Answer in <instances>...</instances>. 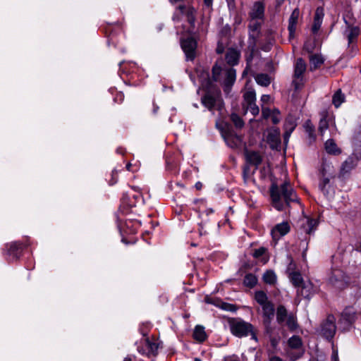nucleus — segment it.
Returning <instances> with one entry per match:
<instances>
[{"instance_id": "nucleus-55", "label": "nucleus", "mask_w": 361, "mask_h": 361, "mask_svg": "<svg viewBox=\"0 0 361 361\" xmlns=\"http://www.w3.org/2000/svg\"><path fill=\"white\" fill-rule=\"evenodd\" d=\"M213 0H204V4L207 7H211L212 6Z\"/></svg>"}, {"instance_id": "nucleus-36", "label": "nucleus", "mask_w": 361, "mask_h": 361, "mask_svg": "<svg viewBox=\"0 0 361 361\" xmlns=\"http://www.w3.org/2000/svg\"><path fill=\"white\" fill-rule=\"evenodd\" d=\"M304 128L308 135L310 142L315 141L316 135L314 134V127L310 121H307L304 124Z\"/></svg>"}, {"instance_id": "nucleus-11", "label": "nucleus", "mask_w": 361, "mask_h": 361, "mask_svg": "<svg viewBox=\"0 0 361 361\" xmlns=\"http://www.w3.org/2000/svg\"><path fill=\"white\" fill-rule=\"evenodd\" d=\"M318 224L317 219L305 217L300 221L299 231L301 234L310 235L316 230Z\"/></svg>"}, {"instance_id": "nucleus-5", "label": "nucleus", "mask_w": 361, "mask_h": 361, "mask_svg": "<svg viewBox=\"0 0 361 361\" xmlns=\"http://www.w3.org/2000/svg\"><path fill=\"white\" fill-rule=\"evenodd\" d=\"M262 324L264 328V332L270 338L272 336L274 327L271 325L274 317V307L271 302L262 305Z\"/></svg>"}, {"instance_id": "nucleus-60", "label": "nucleus", "mask_w": 361, "mask_h": 361, "mask_svg": "<svg viewBox=\"0 0 361 361\" xmlns=\"http://www.w3.org/2000/svg\"><path fill=\"white\" fill-rule=\"evenodd\" d=\"M173 20H176V21H180V18H179L178 16H176V15L175 14V15L173 16Z\"/></svg>"}, {"instance_id": "nucleus-14", "label": "nucleus", "mask_w": 361, "mask_h": 361, "mask_svg": "<svg viewBox=\"0 0 361 361\" xmlns=\"http://www.w3.org/2000/svg\"><path fill=\"white\" fill-rule=\"evenodd\" d=\"M245 159L246 164L257 168L262 161V156L258 152L253 150H245Z\"/></svg>"}, {"instance_id": "nucleus-50", "label": "nucleus", "mask_w": 361, "mask_h": 361, "mask_svg": "<svg viewBox=\"0 0 361 361\" xmlns=\"http://www.w3.org/2000/svg\"><path fill=\"white\" fill-rule=\"evenodd\" d=\"M221 308L224 310L230 312H234L236 310L235 305L226 302L222 303Z\"/></svg>"}, {"instance_id": "nucleus-7", "label": "nucleus", "mask_w": 361, "mask_h": 361, "mask_svg": "<svg viewBox=\"0 0 361 361\" xmlns=\"http://www.w3.org/2000/svg\"><path fill=\"white\" fill-rule=\"evenodd\" d=\"M159 348V343L157 341L145 338L140 341L137 350L142 355L151 357L157 355Z\"/></svg>"}, {"instance_id": "nucleus-38", "label": "nucleus", "mask_w": 361, "mask_h": 361, "mask_svg": "<svg viewBox=\"0 0 361 361\" xmlns=\"http://www.w3.org/2000/svg\"><path fill=\"white\" fill-rule=\"evenodd\" d=\"M255 298L261 306L270 302L267 294L262 290H258L255 294Z\"/></svg>"}, {"instance_id": "nucleus-39", "label": "nucleus", "mask_w": 361, "mask_h": 361, "mask_svg": "<svg viewBox=\"0 0 361 361\" xmlns=\"http://www.w3.org/2000/svg\"><path fill=\"white\" fill-rule=\"evenodd\" d=\"M288 343L290 348L293 349H299L302 347V340L300 336H293L290 337L288 341Z\"/></svg>"}, {"instance_id": "nucleus-16", "label": "nucleus", "mask_w": 361, "mask_h": 361, "mask_svg": "<svg viewBox=\"0 0 361 361\" xmlns=\"http://www.w3.org/2000/svg\"><path fill=\"white\" fill-rule=\"evenodd\" d=\"M250 18L254 20H262L264 16V5L261 1L255 2L250 11Z\"/></svg>"}, {"instance_id": "nucleus-33", "label": "nucleus", "mask_w": 361, "mask_h": 361, "mask_svg": "<svg viewBox=\"0 0 361 361\" xmlns=\"http://www.w3.org/2000/svg\"><path fill=\"white\" fill-rule=\"evenodd\" d=\"M289 279L293 285L296 288H300L302 285L305 284L302 275L299 272L294 271L290 273L289 275Z\"/></svg>"}, {"instance_id": "nucleus-51", "label": "nucleus", "mask_w": 361, "mask_h": 361, "mask_svg": "<svg viewBox=\"0 0 361 361\" xmlns=\"http://www.w3.org/2000/svg\"><path fill=\"white\" fill-rule=\"evenodd\" d=\"M262 116L264 118H270L272 114V111L268 108L264 106L262 107Z\"/></svg>"}, {"instance_id": "nucleus-29", "label": "nucleus", "mask_w": 361, "mask_h": 361, "mask_svg": "<svg viewBox=\"0 0 361 361\" xmlns=\"http://www.w3.org/2000/svg\"><path fill=\"white\" fill-rule=\"evenodd\" d=\"M324 61V58L319 54L310 56V69L313 71L318 68Z\"/></svg>"}, {"instance_id": "nucleus-45", "label": "nucleus", "mask_w": 361, "mask_h": 361, "mask_svg": "<svg viewBox=\"0 0 361 361\" xmlns=\"http://www.w3.org/2000/svg\"><path fill=\"white\" fill-rule=\"evenodd\" d=\"M329 183L330 182H319L318 187L324 195L329 194L331 190Z\"/></svg>"}, {"instance_id": "nucleus-12", "label": "nucleus", "mask_w": 361, "mask_h": 361, "mask_svg": "<svg viewBox=\"0 0 361 361\" xmlns=\"http://www.w3.org/2000/svg\"><path fill=\"white\" fill-rule=\"evenodd\" d=\"M181 47L185 54L187 59L190 61L193 60L195 56V49L197 47L196 41L192 37H188L182 41Z\"/></svg>"}, {"instance_id": "nucleus-18", "label": "nucleus", "mask_w": 361, "mask_h": 361, "mask_svg": "<svg viewBox=\"0 0 361 361\" xmlns=\"http://www.w3.org/2000/svg\"><path fill=\"white\" fill-rule=\"evenodd\" d=\"M357 161L353 157H349L341 165L340 170V175L342 178L345 176L350 173V171L355 169L357 166Z\"/></svg>"}, {"instance_id": "nucleus-20", "label": "nucleus", "mask_w": 361, "mask_h": 361, "mask_svg": "<svg viewBox=\"0 0 361 361\" xmlns=\"http://www.w3.org/2000/svg\"><path fill=\"white\" fill-rule=\"evenodd\" d=\"M7 254L12 257L13 259H18L23 249L22 244L13 242L6 245Z\"/></svg>"}, {"instance_id": "nucleus-37", "label": "nucleus", "mask_w": 361, "mask_h": 361, "mask_svg": "<svg viewBox=\"0 0 361 361\" xmlns=\"http://www.w3.org/2000/svg\"><path fill=\"white\" fill-rule=\"evenodd\" d=\"M257 283V279L253 274H247L245 276L243 284L248 288H253Z\"/></svg>"}, {"instance_id": "nucleus-54", "label": "nucleus", "mask_w": 361, "mask_h": 361, "mask_svg": "<svg viewBox=\"0 0 361 361\" xmlns=\"http://www.w3.org/2000/svg\"><path fill=\"white\" fill-rule=\"evenodd\" d=\"M131 189L135 191V192H137L138 194H140L141 192V188L138 186H131Z\"/></svg>"}, {"instance_id": "nucleus-31", "label": "nucleus", "mask_w": 361, "mask_h": 361, "mask_svg": "<svg viewBox=\"0 0 361 361\" xmlns=\"http://www.w3.org/2000/svg\"><path fill=\"white\" fill-rule=\"evenodd\" d=\"M244 102L243 103V108H245L249 104L256 101V94L253 89L249 88L243 94Z\"/></svg>"}, {"instance_id": "nucleus-46", "label": "nucleus", "mask_w": 361, "mask_h": 361, "mask_svg": "<svg viewBox=\"0 0 361 361\" xmlns=\"http://www.w3.org/2000/svg\"><path fill=\"white\" fill-rule=\"evenodd\" d=\"M214 109L219 111L220 115L223 116L224 114V104L221 99L218 97Z\"/></svg>"}, {"instance_id": "nucleus-44", "label": "nucleus", "mask_w": 361, "mask_h": 361, "mask_svg": "<svg viewBox=\"0 0 361 361\" xmlns=\"http://www.w3.org/2000/svg\"><path fill=\"white\" fill-rule=\"evenodd\" d=\"M329 128V123L326 118H322L319 124V132L321 136L324 135L325 131Z\"/></svg>"}, {"instance_id": "nucleus-35", "label": "nucleus", "mask_w": 361, "mask_h": 361, "mask_svg": "<svg viewBox=\"0 0 361 361\" xmlns=\"http://www.w3.org/2000/svg\"><path fill=\"white\" fill-rule=\"evenodd\" d=\"M262 279L267 284L274 285L276 283L277 276L274 271L267 270L264 273Z\"/></svg>"}, {"instance_id": "nucleus-10", "label": "nucleus", "mask_w": 361, "mask_h": 361, "mask_svg": "<svg viewBox=\"0 0 361 361\" xmlns=\"http://www.w3.org/2000/svg\"><path fill=\"white\" fill-rule=\"evenodd\" d=\"M307 68L306 63L302 58L296 60L294 65V74L293 84L295 89H298L302 85L303 74Z\"/></svg>"}, {"instance_id": "nucleus-62", "label": "nucleus", "mask_w": 361, "mask_h": 361, "mask_svg": "<svg viewBox=\"0 0 361 361\" xmlns=\"http://www.w3.org/2000/svg\"><path fill=\"white\" fill-rule=\"evenodd\" d=\"M305 49L308 52H311V51H312L311 49H310V48H309V47H307V44H305Z\"/></svg>"}, {"instance_id": "nucleus-57", "label": "nucleus", "mask_w": 361, "mask_h": 361, "mask_svg": "<svg viewBox=\"0 0 361 361\" xmlns=\"http://www.w3.org/2000/svg\"><path fill=\"white\" fill-rule=\"evenodd\" d=\"M269 361H283L281 358L278 356H273L270 358Z\"/></svg>"}, {"instance_id": "nucleus-4", "label": "nucleus", "mask_w": 361, "mask_h": 361, "mask_svg": "<svg viewBox=\"0 0 361 361\" xmlns=\"http://www.w3.org/2000/svg\"><path fill=\"white\" fill-rule=\"evenodd\" d=\"M276 314L279 324H283L285 322L290 331H294L298 328L296 317L293 313H288L284 305H280L277 307Z\"/></svg>"}, {"instance_id": "nucleus-17", "label": "nucleus", "mask_w": 361, "mask_h": 361, "mask_svg": "<svg viewBox=\"0 0 361 361\" xmlns=\"http://www.w3.org/2000/svg\"><path fill=\"white\" fill-rule=\"evenodd\" d=\"M177 9L179 10L183 15L186 16L188 22L191 25H194L196 20V10L192 6L180 5L178 6Z\"/></svg>"}, {"instance_id": "nucleus-22", "label": "nucleus", "mask_w": 361, "mask_h": 361, "mask_svg": "<svg viewBox=\"0 0 361 361\" xmlns=\"http://www.w3.org/2000/svg\"><path fill=\"white\" fill-rule=\"evenodd\" d=\"M354 151L351 157H353L356 161L361 159V126L357 133L354 136Z\"/></svg>"}, {"instance_id": "nucleus-13", "label": "nucleus", "mask_w": 361, "mask_h": 361, "mask_svg": "<svg viewBox=\"0 0 361 361\" xmlns=\"http://www.w3.org/2000/svg\"><path fill=\"white\" fill-rule=\"evenodd\" d=\"M222 135L227 145L231 148L238 147L241 144V137L238 135L233 130H225L222 133Z\"/></svg>"}, {"instance_id": "nucleus-9", "label": "nucleus", "mask_w": 361, "mask_h": 361, "mask_svg": "<svg viewBox=\"0 0 361 361\" xmlns=\"http://www.w3.org/2000/svg\"><path fill=\"white\" fill-rule=\"evenodd\" d=\"M329 281L334 288L340 290L345 288L348 282V276L339 269L332 270Z\"/></svg>"}, {"instance_id": "nucleus-24", "label": "nucleus", "mask_w": 361, "mask_h": 361, "mask_svg": "<svg viewBox=\"0 0 361 361\" xmlns=\"http://www.w3.org/2000/svg\"><path fill=\"white\" fill-rule=\"evenodd\" d=\"M360 34V29L357 26L347 25L344 35L348 40V43H353Z\"/></svg>"}, {"instance_id": "nucleus-52", "label": "nucleus", "mask_w": 361, "mask_h": 361, "mask_svg": "<svg viewBox=\"0 0 361 361\" xmlns=\"http://www.w3.org/2000/svg\"><path fill=\"white\" fill-rule=\"evenodd\" d=\"M361 254V245L359 247H357L355 249H353L351 252V255L357 257V255Z\"/></svg>"}, {"instance_id": "nucleus-15", "label": "nucleus", "mask_w": 361, "mask_h": 361, "mask_svg": "<svg viewBox=\"0 0 361 361\" xmlns=\"http://www.w3.org/2000/svg\"><path fill=\"white\" fill-rule=\"evenodd\" d=\"M290 231V226L288 222H282L276 225L271 230V235L274 240H278L281 237L286 235Z\"/></svg>"}, {"instance_id": "nucleus-19", "label": "nucleus", "mask_w": 361, "mask_h": 361, "mask_svg": "<svg viewBox=\"0 0 361 361\" xmlns=\"http://www.w3.org/2000/svg\"><path fill=\"white\" fill-rule=\"evenodd\" d=\"M267 142L273 149H277L280 146V130L278 128L272 129L268 134Z\"/></svg>"}, {"instance_id": "nucleus-41", "label": "nucleus", "mask_w": 361, "mask_h": 361, "mask_svg": "<svg viewBox=\"0 0 361 361\" xmlns=\"http://www.w3.org/2000/svg\"><path fill=\"white\" fill-rule=\"evenodd\" d=\"M344 95L342 94L341 90H337L333 96L332 102L334 106L338 108L344 101Z\"/></svg>"}, {"instance_id": "nucleus-64", "label": "nucleus", "mask_w": 361, "mask_h": 361, "mask_svg": "<svg viewBox=\"0 0 361 361\" xmlns=\"http://www.w3.org/2000/svg\"><path fill=\"white\" fill-rule=\"evenodd\" d=\"M200 233L202 235L203 233V228H202V224H200Z\"/></svg>"}, {"instance_id": "nucleus-23", "label": "nucleus", "mask_w": 361, "mask_h": 361, "mask_svg": "<svg viewBox=\"0 0 361 361\" xmlns=\"http://www.w3.org/2000/svg\"><path fill=\"white\" fill-rule=\"evenodd\" d=\"M324 9L322 7H318L314 13V23L312 27L313 33H317L322 23L323 18H324Z\"/></svg>"}, {"instance_id": "nucleus-2", "label": "nucleus", "mask_w": 361, "mask_h": 361, "mask_svg": "<svg viewBox=\"0 0 361 361\" xmlns=\"http://www.w3.org/2000/svg\"><path fill=\"white\" fill-rule=\"evenodd\" d=\"M212 78L214 81L222 83L224 92L228 94L235 81V70L233 68H221L216 64L212 68Z\"/></svg>"}, {"instance_id": "nucleus-59", "label": "nucleus", "mask_w": 361, "mask_h": 361, "mask_svg": "<svg viewBox=\"0 0 361 361\" xmlns=\"http://www.w3.org/2000/svg\"><path fill=\"white\" fill-rule=\"evenodd\" d=\"M204 200L203 199H196V200H194V203L195 204H197L199 202L202 203V202H204Z\"/></svg>"}, {"instance_id": "nucleus-1", "label": "nucleus", "mask_w": 361, "mask_h": 361, "mask_svg": "<svg viewBox=\"0 0 361 361\" xmlns=\"http://www.w3.org/2000/svg\"><path fill=\"white\" fill-rule=\"evenodd\" d=\"M273 207L278 211H283L293 202L298 200L297 195L290 182H272L269 188Z\"/></svg>"}, {"instance_id": "nucleus-6", "label": "nucleus", "mask_w": 361, "mask_h": 361, "mask_svg": "<svg viewBox=\"0 0 361 361\" xmlns=\"http://www.w3.org/2000/svg\"><path fill=\"white\" fill-rule=\"evenodd\" d=\"M336 331V318L333 314H329L325 320H324L317 332L322 337L327 340H331L334 338Z\"/></svg>"}, {"instance_id": "nucleus-42", "label": "nucleus", "mask_w": 361, "mask_h": 361, "mask_svg": "<svg viewBox=\"0 0 361 361\" xmlns=\"http://www.w3.org/2000/svg\"><path fill=\"white\" fill-rule=\"evenodd\" d=\"M231 120L237 128H242L244 126L243 119L235 113L231 114Z\"/></svg>"}, {"instance_id": "nucleus-28", "label": "nucleus", "mask_w": 361, "mask_h": 361, "mask_svg": "<svg viewBox=\"0 0 361 361\" xmlns=\"http://www.w3.org/2000/svg\"><path fill=\"white\" fill-rule=\"evenodd\" d=\"M218 97H216L210 94H207L202 97V102L203 105L209 110L213 111L216 106V102Z\"/></svg>"}, {"instance_id": "nucleus-48", "label": "nucleus", "mask_w": 361, "mask_h": 361, "mask_svg": "<svg viewBox=\"0 0 361 361\" xmlns=\"http://www.w3.org/2000/svg\"><path fill=\"white\" fill-rule=\"evenodd\" d=\"M266 251H267V249L264 247H262L255 250L252 255L255 258L257 259V258H259L260 257H262L265 253Z\"/></svg>"}, {"instance_id": "nucleus-49", "label": "nucleus", "mask_w": 361, "mask_h": 361, "mask_svg": "<svg viewBox=\"0 0 361 361\" xmlns=\"http://www.w3.org/2000/svg\"><path fill=\"white\" fill-rule=\"evenodd\" d=\"M260 23L257 20H250L249 27L252 31H257L260 27Z\"/></svg>"}, {"instance_id": "nucleus-40", "label": "nucleus", "mask_w": 361, "mask_h": 361, "mask_svg": "<svg viewBox=\"0 0 361 361\" xmlns=\"http://www.w3.org/2000/svg\"><path fill=\"white\" fill-rule=\"evenodd\" d=\"M255 80L257 84L264 87L268 86L271 82V80L269 75L264 73L258 74L255 77Z\"/></svg>"}, {"instance_id": "nucleus-32", "label": "nucleus", "mask_w": 361, "mask_h": 361, "mask_svg": "<svg viewBox=\"0 0 361 361\" xmlns=\"http://www.w3.org/2000/svg\"><path fill=\"white\" fill-rule=\"evenodd\" d=\"M257 169V168H255V166H252L250 165L245 164L243 170V176L245 180L250 179H252L253 180H255L256 178L255 177L254 175Z\"/></svg>"}, {"instance_id": "nucleus-25", "label": "nucleus", "mask_w": 361, "mask_h": 361, "mask_svg": "<svg viewBox=\"0 0 361 361\" xmlns=\"http://www.w3.org/2000/svg\"><path fill=\"white\" fill-rule=\"evenodd\" d=\"M324 149L326 152L331 155H339L341 154V149L337 146L333 139H329L324 143Z\"/></svg>"}, {"instance_id": "nucleus-61", "label": "nucleus", "mask_w": 361, "mask_h": 361, "mask_svg": "<svg viewBox=\"0 0 361 361\" xmlns=\"http://www.w3.org/2000/svg\"><path fill=\"white\" fill-rule=\"evenodd\" d=\"M123 361H132V358H131V357L128 356V357H125Z\"/></svg>"}, {"instance_id": "nucleus-58", "label": "nucleus", "mask_w": 361, "mask_h": 361, "mask_svg": "<svg viewBox=\"0 0 361 361\" xmlns=\"http://www.w3.org/2000/svg\"><path fill=\"white\" fill-rule=\"evenodd\" d=\"M205 212H206L207 215H209L210 214L214 213V211L213 209L209 208V209H207Z\"/></svg>"}, {"instance_id": "nucleus-43", "label": "nucleus", "mask_w": 361, "mask_h": 361, "mask_svg": "<svg viewBox=\"0 0 361 361\" xmlns=\"http://www.w3.org/2000/svg\"><path fill=\"white\" fill-rule=\"evenodd\" d=\"M243 109L245 110V113L249 110L254 116H257L259 112V109L255 102L247 104L245 106V108H243Z\"/></svg>"}, {"instance_id": "nucleus-27", "label": "nucleus", "mask_w": 361, "mask_h": 361, "mask_svg": "<svg viewBox=\"0 0 361 361\" xmlns=\"http://www.w3.org/2000/svg\"><path fill=\"white\" fill-rule=\"evenodd\" d=\"M240 57V54L234 49H230L227 51L226 54V61L228 64L234 66L238 63Z\"/></svg>"}, {"instance_id": "nucleus-21", "label": "nucleus", "mask_w": 361, "mask_h": 361, "mask_svg": "<svg viewBox=\"0 0 361 361\" xmlns=\"http://www.w3.org/2000/svg\"><path fill=\"white\" fill-rule=\"evenodd\" d=\"M300 16V11L298 8H295L292 12L289 20H288V31L290 34V37H293L294 33L296 30V26L298 22V18Z\"/></svg>"}, {"instance_id": "nucleus-3", "label": "nucleus", "mask_w": 361, "mask_h": 361, "mask_svg": "<svg viewBox=\"0 0 361 361\" xmlns=\"http://www.w3.org/2000/svg\"><path fill=\"white\" fill-rule=\"evenodd\" d=\"M230 327L231 333L238 337L247 336L250 334L252 338L257 340L254 327L248 322L243 320H233L230 322Z\"/></svg>"}, {"instance_id": "nucleus-26", "label": "nucleus", "mask_w": 361, "mask_h": 361, "mask_svg": "<svg viewBox=\"0 0 361 361\" xmlns=\"http://www.w3.org/2000/svg\"><path fill=\"white\" fill-rule=\"evenodd\" d=\"M297 124L295 121L292 117H288L285 121L284 123V140L285 142H287L289 137L290 136V134L294 130L295 128L296 127Z\"/></svg>"}, {"instance_id": "nucleus-63", "label": "nucleus", "mask_w": 361, "mask_h": 361, "mask_svg": "<svg viewBox=\"0 0 361 361\" xmlns=\"http://www.w3.org/2000/svg\"><path fill=\"white\" fill-rule=\"evenodd\" d=\"M131 166H132V164H130V163H129V164H128L126 165V169H127V170L130 171V167H131Z\"/></svg>"}, {"instance_id": "nucleus-30", "label": "nucleus", "mask_w": 361, "mask_h": 361, "mask_svg": "<svg viewBox=\"0 0 361 361\" xmlns=\"http://www.w3.org/2000/svg\"><path fill=\"white\" fill-rule=\"evenodd\" d=\"M313 287L312 283H305L298 289V295H300L305 298H309L313 294Z\"/></svg>"}, {"instance_id": "nucleus-8", "label": "nucleus", "mask_w": 361, "mask_h": 361, "mask_svg": "<svg viewBox=\"0 0 361 361\" xmlns=\"http://www.w3.org/2000/svg\"><path fill=\"white\" fill-rule=\"evenodd\" d=\"M355 319L356 312L355 310L351 307H348L342 312L338 321V325L343 331H348L352 327Z\"/></svg>"}, {"instance_id": "nucleus-53", "label": "nucleus", "mask_w": 361, "mask_h": 361, "mask_svg": "<svg viewBox=\"0 0 361 361\" xmlns=\"http://www.w3.org/2000/svg\"><path fill=\"white\" fill-rule=\"evenodd\" d=\"M270 100V96L268 94H263L261 97V101L263 103H268Z\"/></svg>"}, {"instance_id": "nucleus-56", "label": "nucleus", "mask_w": 361, "mask_h": 361, "mask_svg": "<svg viewBox=\"0 0 361 361\" xmlns=\"http://www.w3.org/2000/svg\"><path fill=\"white\" fill-rule=\"evenodd\" d=\"M195 187L196 190H200L202 188V184L201 182H197L196 184L195 185Z\"/></svg>"}, {"instance_id": "nucleus-47", "label": "nucleus", "mask_w": 361, "mask_h": 361, "mask_svg": "<svg viewBox=\"0 0 361 361\" xmlns=\"http://www.w3.org/2000/svg\"><path fill=\"white\" fill-rule=\"evenodd\" d=\"M270 118H271L273 123H274V124L278 123L281 120L279 111L276 109H274L272 111V114H271V116Z\"/></svg>"}, {"instance_id": "nucleus-34", "label": "nucleus", "mask_w": 361, "mask_h": 361, "mask_svg": "<svg viewBox=\"0 0 361 361\" xmlns=\"http://www.w3.org/2000/svg\"><path fill=\"white\" fill-rule=\"evenodd\" d=\"M193 338L199 342H203L207 338L204 327L200 325L195 326L193 332Z\"/></svg>"}]
</instances>
